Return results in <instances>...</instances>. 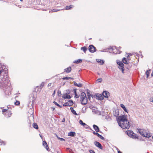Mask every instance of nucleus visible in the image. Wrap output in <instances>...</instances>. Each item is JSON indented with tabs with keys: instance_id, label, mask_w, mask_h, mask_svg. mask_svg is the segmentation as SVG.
<instances>
[{
	"instance_id": "nucleus-31",
	"label": "nucleus",
	"mask_w": 153,
	"mask_h": 153,
	"mask_svg": "<svg viewBox=\"0 0 153 153\" xmlns=\"http://www.w3.org/2000/svg\"><path fill=\"white\" fill-rule=\"evenodd\" d=\"M60 10V9H53L51 11V12H57L58 11H59Z\"/></svg>"
},
{
	"instance_id": "nucleus-35",
	"label": "nucleus",
	"mask_w": 153,
	"mask_h": 153,
	"mask_svg": "<svg viewBox=\"0 0 153 153\" xmlns=\"http://www.w3.org/2000/svg\"><path fill=\"white\" fill-rule=\"evenodd\" d=\"M151 71V70H149L147 71L146 72V74L147 77H148L149 76V74H150L149 71Z\"/></svg>"
},
{
	"instance_id": "nucleus-52",
	"label": "nucleus",
	"mask_w": 153,
	"mask_h": 153,
	"mask_svg": "<svg viewBox=\"0 0 153 153\" xmlns=\"http://www.w3.org/2000/svg\"><path fill=\"white\" fill-rule=\"evenodd\" d=\"M65 118L63 119L62 120V122H64L65 121Z\"/></svg>"
},
{
	"instance_id": "nucleus-53",
	"label": "nucleus",
	"mask_w": 153,
	"mask_h": 153,
	"mask_svg": "<svg viewBox=\"0 0 153 153\" xmlns=\"http://www.w3.org/2000/svg\"><path fill=\"white\" fill-rule=\"evenodd\" d=\"M129 53H127V54L128 55V56H127V58H128V57L129 58Z\"/></svg>"
},
{
	"instance_id": "nucleus-25",
	"label": "nucleus",
	"mask_w": 153,
	"mask_h": 153,
	"mask_svg": "<svg viewBox=\"0 0 153 153\" xmlns=\"http://www.w3.org/2000/svg\"><path fill=\"white\" fill-rule=\"evenodd\" d=\"M82 59H79L75 61H74V62L75 63L78 64L81 63L82 62Z\"/></svg>"
},
{
	"instance_id": "nucleus-59",
	"label": "nucleus",
	"mask_w": 153,
	"mask_h": 153,
	"mask_svg": "<svg viewBox=\"0 0 153 153\" xmlns=\"http://www.w3.org/2000/svg\"><path fill=\"white\" fill-rule=\"evenodd\" d=\"M129 55H131V53H129Z\"/></svg>"
},
{
	"instance_id": "nucleus-21",
	"label": "nucleus",
	"mask_w": 153,
	"mask_h": 153,
	"mask_svg": "<svg viewBox=\"0 0 153 153\" xmlns=\"http://www.w3.org/2000/svg\"><path fill=\"white\" fill-rule=\"evenodd\" d=\"M71 67H69L65 69V72L67 73H69L71 71Z\"/></svg>"
},
{
	"instance_id": "nucleus-45",
	"label": "nucleus",
	"mask_w": 153,
	"mask_h": 153,
	"mask_svg": "<svg viewBox=\"0 0 153 153\" xmlns=\"http://www.w3.org/2000/svg\"><path fill=\"white\" fill-rule=\"evenodd\" d=\"M58 139H59V140L61 141H65V140L63 138H58Z\"/></svg>"
},
{
	"instance_id": "nucleus-43",
	"label": "nucleus",
	"mask_w": 153,
	"mask_h": 153,
	"mask_svg": "<svg viewBox=\"0 0 153 153\" xmlns=\"http://www.w3.org/2000/svg\"><path fill=\"white\" fill-rule=\"evenodd\" d=\"M75 97L76 98H78L79 97V95H78L76 93V94H75Z\"/></svg>"
},
{
	"instance_id": "nucleus-23",
	"label": "nucleus",
	"mask_w": 153,
	"mask_h": 153,
	"mask_svg": "<svg viewBox=\"0 0 153 153\" xmlns=\"http://www.w3.org/2000/svg\"><path fill=\"white\" fill-rule=\"evenodd\" d=\"M70 110H71L72 112L74 115H77L78 114L76 113V111L73 108L71 107L70 108Z\"/></svg>"
},
{
	"instance_id": "nucleus-1",
	"label": "nucleus",
	"mask_w": 153,
	"mask_h": 153,
	"mask_svg": "<svg viewBox=\"0 0 153 153\" xmlns=\"http://www.w3.org/2000/svg\"><path fill=\"white\" fill-rule=\"evenodd\" d=\"M4 74V69H2L0 70V77L1 79L0 81V88L3 89L7 88L8 86H10V85L7 75L3 77Z\"/></svg>"
},
{
	"instance_id": "nucleus-49",
	"label": "nucleus",
	"mask_w": 153,
	"mask_h": 153,
	"mask_svg": "<svg viewBox=\"0 0 153 153\" xmlns=\"http://www.w3.org/2000/svg\"><path fill=\"white\" fill-rule=\"evenodd\" d=\"M70 93V91L69 90H67V94H68Z\"/></svg>"
},
{
	"instance_id": "nucleus-55",
	"label": "nucleus",
	"mask_w": 153,
	"mask_h": 153,
	"mask_svg": "<svg viewBox=\"0 0 153 153\" xmlns=\"http://www.w3.org/2000/svg\"><path fill=\"white\" fill-rule=\"evenodd\" d=\"M51 83H49V84H48V86H50L51 85Z\"/></svg>"
},
{
	"instance_id": "nucleus-20",
	"label": "nucleus",
	"mask_w": 153,
	"mask_h": 153,
	"mask_svg": "<svg viewBox=\"0 0 153 153\" xmlns=\"http://www.w3.org/2000/svg\"><path fill=\"white\" fill-rule=\"evenodd\" d=\"M79 123L81 125H82V126H85V127L86 128H87V127H88V126L85 123H83V121L81 120H79Z\"/></svg>"
},
{
	"instance_id": "nucleus-38",
	"label": "nucleus",
	"mask_w": 153,
	"mask_h": 153,
	"mask_svg": "<svg viewBox=\"0 0 153 153\" xmlns=\"http://www.w3.org/2000/svg\"><path fill=\"white\" fill-rule=\"evenodd\" d=\"M102 81V78H100L97 79V81L99 82H101Z\"/></svg>"
},
{
	"instance_id": "nucleus-61",
	"label": "nucleus",
	"mask_w": 153,
	"mask_h": 153,
	"mask_svg": "<svg viewBox=\"0 0 153 153\" xmlns=\"http://www.w3.org/2000/svg\"><path fill=\"white\" fill-rule=\"evenodd\" d=\"M152 138H153V137H152Z\"/></svg>"
},
{
	"instance_id": "nucleus-11",
	"label": "nucleus",
	"mask_w": 153,
	"mask_h": 153,
	"mask_svg": "<svg viewBox=\"0 0 153 153\" xmlns=\"http://www.w3.org/2000/svg\"><path fill=\"white\" fill-rule=\"evenodd\" d=\"M93 134L94 135H96L99 138H100L101 139H102V140H105L104 138L103 137H102V135H101L99 133H97V132H95V131H94V132H93Z\"/></svg>"
},
{
	"instance_id": "nucleus-19",
	"label": "nucleus",
	"mask_w": 153,
	"mask_h": 153,
	"mask_svg": "<svg viewBox=\"0 0 153 153\" xmlns=\"http://www.w3.org/2000/svg\"><path fill=\"white\" fill-rule=\"evenodd\" d=\"M96 61L97 62L99 63L101 65H102L104 62V61L100 59H97Z\"/></svg>"
},
{
	"instance_id": "nucleus-5",
	"label": "nucleus",
	"mask_w": 153,
	"mask_h": 153,
	"mask_svg": "<svg viewBox=\"0 0 153 153\" xmlns=\"http://www.w3.org/2000/svg\"><path fill=\"white\" fill-rule=\"evenodd\" d=\"M117 64L120 66L119 68L121 69L122 70V72L123 73V71L124 70V68L123 67V64L121 62H117Z\"/></svg>"
},
{
	"instance_id": "nucleus-39",
	"label": "nucleus",
	"mask_w": 153,
	"mask_h": 153,
	"mask_svg": "<svg viewBox=\"0 0 153 153\" xmlns=\"http://www.w3.org/2000/svg\"><path fill=\"white\" fill-rule=\"evenodd\" d=\"M44 85V82H42L40 85V88L41 89H42V88L43 87Z\"/></svg>"
},
{
	"instance_id": "nucleus-9",
	"label": "nucleus",
	"mask_w": 153,
	"mask_h": 153,
	"mask_svg": "<svg viewBox=\"0 0 153 153\" xmlns=\"http://www.w3.org/2000/svg\"><path fill=\"white\" fill-rule=\"evenodd\" d=\"M103 97H105L108 98L109 96V94L108 92L106 91H104L102 94Z\"/></svg>"
},
{
	"instance_id": "nucleus-50",
	"label": "nucleus",
	"mask_w": 153,
	"mask_h": 153,
	"mask_svg": "<svg viewBox=\"0 0 153 153\" xmlns=\"http://www.w3.org/2000/svg\"><path fill=\"white\" fill-rule=\"evenodd\" d=\"M150 101L151 102H153V98H152L150 99Z\"/></svg>"
},
{
	"instance_id": "nucleus-62",
	"label": "nucleus",
	"mask_w": 153,
	"mask_h": 153,
	"mask_svg": "<svg viewBox=\"0 0 153 153\" xmlns=\"http://www.w3.org/2000/svg\"><path fill=\"white\" fill-rule=\"evenodd\" d=\"M147 153H149L148 152H147Z\"/></svg>"
},
{
	"instance_id": "nucleus-27",
	"label": "nucleus",
	"mask_w": 153,
	"mask_h": 153,
	"mask_svg": "<svg viewBox=\"0 0 153 153\" xmlns=\"http://www.w3.org/2000/svg\"><path fill=\"white\" fill-rule=\"evenodd\" d=\"M33 127L34 128H35L36 129H38L39 128L38 126L36 123H34L33 124Z\"/></svg>"
},
{
	"instance_id": "nucleus-58",
	"label": "nucleus",
	"mask_w": 153,
	"mask_h": 153,
	"mask_svg": "<svg viewBox=\"0 0 153 153\" xmlns=\"http://www.w3.org/2000/svg\"><path fill=\"white\" fill-rule=\"evenodd\" d=\"M20 1H23V0H20Z\"/></svg>"
},
{
	"instance_id": "nucleus-12",
	"label": "nucleus",
	"mask_w": 153,
	"mask_h": 153,
	"mask_svg": "<svg viewBox=\"0 0 153 153\" xmlns=\"http://www.w3.org/2000/svg\"><path fill=\"white\" fill-rule=\"evenodd\" d=\"M81 103L83 105H85L87 103V98H84V99H81Z\"/></svg>"
},
{
	"instance_id": "nucleus-57",
	"label": "nucleus",
	"mask_w": 153,
	"mask_h": 153,
	"mask_svg": "<svg viewBox=\"0 0 153 153\" xmlns=\"http://www.w3.org/2000/svg\"><path fill=\"white\" fill-rule=\"evenodd\" d=\"M39 135H40V137H41V138H42V136L40 134H39Z\"/></svg>"
},
{
	"instance_id": "nucleus-42",
	"label": "nucleus",
	"mask_w": 153,
	"mask_h": 153,
	"mask_svg": "<svg viewBox=\"0 0 153 153\" xmlns=\"http://www.w3.org/2000/svg\"><path fill=\"white\" fill-rule=\"evenodd\" d=\"M15 104L16 105H18L20 104V102L19 101H17L15 103Z\"/></svg>"
},
{
	"instance_id": "nucleus-37",
	"label": "nucleus",
	"mask_w": 153,
	"mask_h": 153,
	"mask_svg": "<svg viewBox=\"0 0 153 153\" xmlns=\"http://www.w3.org/2000/svg\"><path fill=\"white\" fill-rule=\"evenodd\" d=\"M7 113L8 114V117H10L12 114L11 112L10 111H7Z\"/></svg>"
},
{
	"instance_id": "nucleus-32",
	"label": "nucleus",
	"mask_w": 153,
	"mask_h": 153,
	"mask_svg": "<svg viewBox=\"0 0 153 153\" xmlns=\"http://www.w3.org/2000/svg\"><path fill=\"white\" fill-rule=\"evenodd\" d=\"M122 61L124 63L126 64H127V62L126 58H123V59Z\"/></svg>"
},
{
	"instance_id": "nucleus-48",
	"label": "nucleus",
	"mask_w": 153,
	"mask_h": 153,
	"mask_svg": "<svg viewBox=\"0 0 153 153\" xmlns=\"http://www.w3.org/2000/svg\"><path fill=\"white\" fill-rule=\"evenodd\" d=\"M76 89H74V94H76Z\"/></svg>"
},
{
	"instance_id": "nucleus-40",
	"label": "nucleus",
	"mask_w": 153,
	"mask_h": 153,
	"mask_svg": "<svg viewBox=\"0 0 153 153\" xmlns=\"http://www.w3.org/2000/svg\"><path fill=\"white\" fill-rule=\"evenodd\" d=\"M87 95L88 97V98L89 99V100H90V98H91L90 97L91 96V94H90V93L89 92H88H88H87Z\"/></svg>"
},
{
	"instance_id": "nucleus-16",
	"label": "nucleus",
	"mask_w": 153,
	"mask_h": 153,
	"mask_svg": "<svg viewBox=\"0 0 153 153\" xmlns=\"http://www.w3.org/2000/svg\"><path fill=\"white\" fill-rule=\"evenodd\" d=\"M93 127L94 129L95 130V131L97 132H98L99 131H100L99 128L97 126L95 125H93Z\"/></svg>"
},
{
	"instance_id": "nucleus-3",
	"label": "nucleus",
	"mask_w": 153,
	"mask_h": 153,
	"mask_svg": "<svg viewBox=\"0 0 153 153\" xmlns=\"http://www.w3.org/2000/svg\"><path fill=\"white\" fill-rule=\"evenodd\" d=\"M127 116L126 115H123L119 116L117 118V121L118 124L123 123L126 120H127Z\"/></svg>"
},
{
	"instance_id": "nucleus-30",
	"label": "nucleus",
	"mask_w": 153,
	"mask_h": 153,
	"mask_svg": "<svg viewBox=\"0 0 153 153\" xmlns=\"http://www.w3.org/2000/svg\"><path fill=\"white\" fill-rule=\"evenodd\" d=\"M119 115V112L118 111H115L114 113V115L116 117H117Z\"/></svg>"
},
{
	"instance_id": "nucleus-56",
	"label": "nucleus",
	"mask_w": 153,
	"mask_h": 153,
	"mask_svg": "<svg viewBox=\"0 0 153 153\" xmlns=\"http://www.w3.org/2000/svg\"><path fill=\"white\" fill-rule=\"evenodd\" d=\"M118 153H122L120 151H118Z\"/></svg>"
},
{
	"instance_id": "nucleus-41",
	"label": "nucleus",
	"mask_w": 153,
	"mask_h": 153,
	"mask_svg": "<svg viewBox=\"0 0 153 153\" xmlns=\"http://www.w3.org/2000/svg\"><path fill=\"white\" fill-rule=\"evenodd\" d=\"M66 149L69 152H72V150L71 149H70L69 148H67Z\"/></svg>"
},
{
	"instance_id": "nucleus-4",
	"label": "nucleus",
	"mask_w": 153,
	"mask_h": 153,
	"mask_svg": "<svg viewBox=\"0 0 153 153\" xmlns=\"http://www.w3.org/2000/svg\"><path fill=\"white\" fill-rule=\"evenodd\" d=\"M123 129L129 128L130 127L129 122L128 120L123 122V123H121L120 124H118Z\"/></svg>"
},
{
	"instance_id": "nucleus-18",
	"label": "nucleus",
	"mask_w": 153,
	"mask_h": 153,
	"mask_svg": "<svg viewBox=\"0 0 153 153\" xmlns=\"http://www.w3.org/2000/svg\"><path fill=\"white\" fill-rule=\"evenodd\" d=\"M92 112L95 114H98L99 115H100L101 114V112L100 111H98L97 109H92Z\"/></svg>"
},
{
	"instance_id": "nucleus-60",
	"label": "nucleus",
	"mask_w": 153,
	"mask_h": 153,
	"mask_svg": "<svg viewBox=\"0 0 153 153\" xmlns=\"http://www.w3.org/2000/svg\"><path fill=\"white\" fill-rule=\"evenodd\" d=\"M121 53V52H120V53Z\"/></svg>"
},
{
	"instance_id": "nucleus-51",
	"label": "nucleus",
	"mask_w": 153,
	"mask_h": 153,
	"mask_svg": "<svg viewBox=\"0 0 153 153\" xmlns=\"http://www.w3.org/2000/svg\"><path fill=\"white\" fill-rule=\"evenodd\" d=\"M55 93V90H54V91L53 92V94H52L53 95H54Z\"/></svg>"
},
{
	"instance_id": "nucleus-26",
	"label": "nucleus",
	"mask_w": 153,
	"mask_h": 153,
	"mask_svg": "<svg viewBox=\"0 0 153 153\" xmlns=\"http://www.w3.org/2000/svg\"><path fill=\"white\" fill-rule=\"evenodd\" d=\"M68 103V106H71L73 104V101L71 100H69L68 102H67Z\"/></svg>"
},
{
	"instance_id": "nucleus-28",
	"label": "nucleus",
	"mask_w": 153,
	"mask_h": 153,
	"mask_svg": "<svg viewBox=\"0 0 153 153\" xmlns=\"http://www.w3.org/2000/svg\"><path fill=\"white\" fill-rule=\"evenodd\" d=\"M81 50H83V51L85 53L86 51L87 50V48L85 46L82 47L81 48Z\"/></svg>"
},
{
	"instance_id": "nucleus-47",
	"label": "nucleus",
	"mask_w": 153,
	"mask_h": 153,
	"mask_svg": "<svg viewBox=\"0 0 153 153\" xmlns=\"http://www.w3.org/2000/svg\"><path fill=\"white\" fill-rule=\"evenodd\" d=\"M7 109H3L2 110V112L3 113H4L5 112L7 111Z\"/></svg>"
},
{
	"instance_id": "nucleus-44",
	"label": "nucleus",
	"mask_w": 153,
	"mask_h": 153,
	"mask_svg": "<svg viewBox=\"0 0 153 153\" xmlns=\"http://www.w3.org/2000/svg\"><path fill=\"white\" fill-rule=\"evenodd\" d=\"M68 103L67 102H66V103H65L63 104V106H68Z\"/></svg>"
},
{
	"instance_id": "nucleus-7",
	"label": "nucleus",
	"mask_w": 153,
	"mask_h": 153,
	"mask_svg": "<svg viewBox=\"0 0 153 153\" xmlns=\"http://www.w3.org/2000/svg\"><path fill=\"white\" fill-rule=\"evenodd\" d=\"M95 96L96 97V98L100 100H102L103 99V97L101 94H95Z\"/></svg>"
},
{
	"instance_id": "nucleus-46",
	"label": "nucleus",
	"mask_w": 153,
	"mask_h": 153,
	"mask_svg": "<svg viewBox=\"0 0 153 153\" xmlns=\"http://www.w3.org/2000/svg\"><path fill=\"white\" fill-rule=\"evenodd\" d=\"M89 152L90 153H95V152L94 150H90Z\"/></svg>"
},
{
	"instance_id": "nucleus-54",
	"label": "nucleus",
	"mask_w": 153,
	"mask_h": 153,
	"mask_svg": "<svg viewBox=\"0 0 153 153\" xmlns=\"http://www.w3.org/2000/svg\"><path fill=\"white\" fill-rule=\"evenodd\" d=\"M152 76H153V71H152V72L151 74Z\"/></svg>"
},
{
	"instance_id": "nucleus-24",
	"label": "nucleus",
	"mask_w": 153,
	"mask_h": 153,
	"mask_svg": "<svg viewBox=\"0 0 153 153\" xmlns=\"http://www.w3.org/2000/svg\"><path fill=\"white\" fill-rule=\"evenodd\" d=\"M75 134H76L75 132H72V131L68 133V136H70L74 137L75 135Z\"/></svg>"
},
{
	"instance_id": "nucleus-2",
	"label": "nucleus",
	"mask_w": 153,
	"mask_h": 153,
	"mask_svg": "<svg viewBox=\"0 0 153 153\" xmlns=\"http://www.w3.org/2000/svg\"><path fill=\"white\" fill-rule=\"evenodd\" d=\"M137 130H138L137 132L144 137L149 138L151 136L150 134L147 133L145 129H137Z\"/></svg>"
},
{
	"instance_id": "nucleus-13",
	"label": "nucleus",
	"mask_w": 153,
	"mask_h": 153,
	"mask_svg": "<svg viewBox=\"0 0 153 153\" xmlns=\"http://www.w3.org/2000/svg\"><path fill=\"white\" fill-rule=\"evenodd\" d=\"M86 98V94L84 92H82L81 94L80 99H84Z\"/></svg>"
},
{
	"instance_id": "nucleus-8",
	"label": "nucleus",
	"mask_w": 153,
	"mask_h": 153,
	"mask_svg": "<svg viewBox=\"0 0 153 153\" xmlns=\"http://www.w3.org/2000/svg\"><path fill=\"white\" fill-rule=\"evenodd\" d=\"M130 133H131V136L130 135H129V134L128 133V136H130V137H131L133 138H138V136L137 134L134 133L132 132H130Z\"/></svg>"
},
{
	"instance_id": "nucleus-6",
	"label": "nucleus",
	"mask_w": 153,
	"mask_h": 153,
	"mask_svg": "<svg viewBox=\"0 0 153 153\" xmlns=\"http://www.w3.org/2000/svg\"><path fill=\"white\" fill-rule=\"evenodd\" d=\"M90 52L94 53L96 51L95 48L92 45H90L88 48Z\"/></svg>"
},
{
	"instance_id": "nucleus-22",
	"label": "nucleus",
	"mask_w": 153,
	"mask_h": 153,
	"mask_svg": "<svg viewBox=\"0 0 153 153\" xmlns=\"http://www.w3.org/2000/svg\"><path fill=\"white\" fill-rule=\"evenodd\" d=\"M74 85L75 86L79 87H82V84L79 83V84H77L76 82H74Z\"/></svg>"
},
{
	"instance_id": "nucleus-34",
	"label": "nucleus",
	"mask_w": 153,
	"mask_h": 153,
	"mask_svg": "<svg viewBox=\"0 0 153 153\" xmlns=\"http://www.w3.org/2000/svg\"><path fill=\"white\" fill-rule=\"evenodd\" d=\"M63 79H73V78H71V77H64L62 78Z\"/></svg>"
},
{
	"instance_id": "nucleus-17",
	"label": "nucleus",
	"mask_w": 153,
	"mask_h": 153,
	"mask_svg": "<svg viewBox=\"0 0 153 153\" xmlns=\"http://www.w3.org/2000/svg\"><path fill=\"white\" fill-rule=\"evenodd\" d=\"M120 107L123 109V110L126 112L128 113V110L126 109V108L124 105L123 104H120Z\"/></svg>"
},
{
	"instance_id": "nucleus-36",
	"label": "nucleus",
	"mask_w": 153,
	"mask_h": 153,
	"mask_svg": "<svg viewBox=\"0 0 153 153\" xmlns=\"http://www.w3.org/2000/svg\"><path fill=\"white\" fill-rule=\"evenodd\" d=\"M58 96L59 97L61 96V91L60 90H58L57 92Z\"/></svg>"
},
{
	"instance_id": "nucleus-10",
	"label": "nucleus",
	"mask_w": 153,
	"mask_h": 153,
	"mask_svg": "<svg viewBox=\"0 0 153 153\" xmlns=\"http://www.w3.org/2000/svg\"><path fill=\"white\" fill-rule=\"evenodd\" d=\"M95 145L100 149H102V147L101 144L98 142L96 141L94 143Z\"/></svg>"
},
{
	"instance_id": "nucleus-29",
	"label": "nucleus",
	"mask_w": 153,
	"mask_h": 153,
	"mask_svg": "<svg viewBox=\"0 0 153 153\" xmlns=\"http://www.w3.org/2000/svg\"><path fill=\"white\" fill-rule=\"evenodd\" d=\"M73 7V6L71 5L67 6L65 7V9L66 10H69L70 9L72 8Z\"/></svg>"
},
{
	"instance_id": "nucleus-14",
	"label": "nucleus",
	"mask_w": 153,
	"mask_h": 153,
	"mask_svg": "<svg viewBox=\"0 0 153 153\" xmlns=\"http://www.w3.org/2000/svg\"><path fill=\"white\" fill-rule=\"evenodd\" d=\"M43 145L45 147V148L48 150L49 149L48 144L45 141H43Z\"/></svg>"
},
{
	"instance_id": "nucleus-33",
	"label": "nucleus",
	"mask_w": 153,
	"mask_h": 153,
	"mask_svg": "<svg viewBox=\"0 0 153 153\" xmlns=\"http://www.w3.org/2000/svg\"><path fill=\"white\" fill-rule=\"evenodd\" d=\"M53 103L55 105H57V106L59 107L60 108H62V106L60 105L59 104H58V103L57 102H56L55 101H54L53 102Z\"/></svg>"
},
{
	"instance_id": "nucleus-15",
	"label": "nucleus",
	"mask_w": 153,
	"mask_h": 153,
	"mask_svg": "<svg viewBox=\"0 0 153 153\" xmlns=\"http://www.w3.org/2000/svg\"><path fill=\"white\" fill-rule=\"evenodd\" d=\"M62 97L64 99H70L71 98V96L67 94H64V95L62 96Z\"/></svg>"
}]
</instances>
